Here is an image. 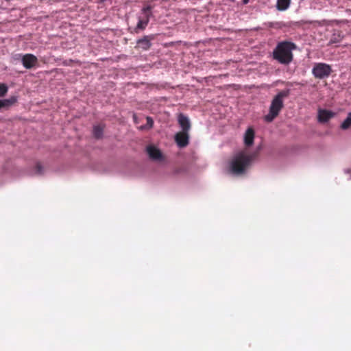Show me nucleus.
<instances>
[{
	"label": "nucleus",
	"mask_w": 351,
	"mask_h": 351,
	"mask_svg": "<svg viewBox=\"0 0 351 351\" xmlns=\"http://www.w3.org/2000/svg\"><path fill=\"white\" fill-rule=\"evenodd\" d=\"M256 155L255 152L247 155L243 151L235 154L228 163V173L236 177L245 176Z\"/></svg>",
	"instance_id": "1"
},
{
	"label": "nucleus",
	"mask_w": 351,
	"mask_h": 351,
	"mask_svg": "<svg viewBox=\"0 0 351 351\" xmlns=\"http://www.w3.org/2000/svg\"><path fill=\"white\" fill-rule=\"evenodd\" d=\"M296 48V45L293 42H280L273 51V59L281 64L288 65L293 61V54L292 51Z\"/></svg>",
	"instance_id": "2"
},
{
	"label": "nucleus",
	"mask_w": 351,
	"mask_h": 351,
	"mask_svg": "<svg viewBox=\"0 0 351 351\" xmlns=\"http://www.w3.org/2000/svg\"><path fill=\"white\" fill-rule=\"evenodd\" d=\"M290 95V89H285L278 93V94L271 100L269 113L265 116L264 120L270 123L279 114L280 110L284 107L283 99L288 97Z\"/></svg>",
	"instance_id": "3"
},
{
	"label": "nucleus",
	"mask_w": 351,
	"mask_h": 351,
	"mask_svg": "<svg viewBox=\"0 0 351 351\" xmlns=\"http://www.w3.org/2000/svg\"><path fill=\"white\" fill-rule=\"evenodd\" d=\"M152 16V6L150 5L143 6L140 12L136 14L138 22L134 28L133 32L135 34H139L141 32L145 30L149 24L150 18Z\"/></svg>",
	"instance_id": "4"
},
{
	"label": "nucleus",
	"mask_w": 351,
	"mask_h": 351,
	"mask_svg": "<svg viewBox=\"0 0 351 351\" xmlns=\"http://www.w3.org/2000/svg\"><path fill=\"white\" fill-rule=\"evenodd\" d=\"M331 72V66L323 62L315 63L312 69V73L314 77L320 80L328 77Z\"/></svg>",
	"instance_id": "5"
},
{
	"label": "nucleus",
	"mask_w": 351,
	"mask_h": 351,
	"mask_svg": "<svg viewBox=\"0 0 351 351\" xmlns=\"http://www.w3.org/2000/svg\"><path fill=\"white\" fill-rule=\"evenodd\" d=\"M16 56L15 60H21L23 66L27 69H32L38 63L37 57L32 53H19Z\"/></svg>",
	"instance_id": "6"
},
{
	"label": "nucleus",
	"mask_w": 351,
	"mask_h": 351,
	"mask_svg": "<svg viewBox=\"0 0 351 351\" xmlns=\"http://www.w3.org/2000/svg\"><path fill=\"white\" fill-rule=\"evenodd\" d=\"M154 39V35L153 34L144 36L143 38H138L136 40L135 48L141 49L143 51H147L151 48L152 45V40Z\"/></svg>",
	"instance_id": "7"
},
{
	"label": "nucleus",
	"mask_w": 351,
	"mask_h": 351,
	"mask_svg": "<svg viewBox=\"0 0 351 351\" xmlns=\"http://www.w3.org/2000/svg\"><path fill=\"white\" fill-rule=\"evenodd\" d=\"M189 132L181 131L174 136V140L180 148L186 147L189 144Z\"/></svg>",
	"instance_id": "8"
},
{
	"label": "nucleus",
	"mask_w": 351,
	"mask_h": 351,
	"mask_svg": "<svg viewBox=\"0 0 351 351\" xmlns=\"http://www.w3.org/2000/svg\"><path fill=\"white\" fill-rule=\"evenodd\" d=\"M336 113L326 109H319L318 110L317 119L318 121L320 123H326L330 119L335 116Z\"/></svg>",
	"instance_id": "9"
},
{
	"label": "nucleus",
	"mask_w": 351,
	"mask_h": 351,
	"mask_svg": "<svg viewBox=\"0 0 351 351\" xmlns=\"http://www.w3.org/2000/svg\"><path fill=\"white\" fill-rule=\"evenodd\" d=\"M178 122L180 127L182 128V131L189 132L191 125L190 120L186 115L180 113L178 116Z\"/></svg>",
	"instance_id": "10"
},
{
	"label": "nucleus",
	"mask_w": 351,
	"mask_h": 351,
	"mask_svg": "<svg viewBox=\"0 0 351 351\" xmlns=\"http://www.w3.org/2000/svg\"><path fill=\"white\" fill-rule=\"evenodd\" d=\"M147 152L149 157L154 160H161L162 159V154L160 149L154 146H148Z\"/></svg>",
	"instance_id": "11"
},
{
	"label": "nucleus",
	"mask_w": 351,
	"mask_h": 351,
	"mask_svg": "<svg viewBox=\"0 0 351 351\" xmlns=\"http://www.w3.org/2000/svg\"><path fill=\"white\" fill-rule=\"evenodd\" d=\"M298 22H283V21H277V22H270L269 23V27L274 29H282L283 27H292L293 25H298Z\"/></svg>",
	"instance_id": "12"
},
{
	"label": "nucleus",
	"mask_w": 351,
	"mask_h": 351,
	"mask_svg": "<svg viewBox=\"0 0 351 351\" xmlns=\"http://www.w3.org/2000/svg\"><path fill=\"white\" fill-rule=\"evenodd\" d=\"M17 101L16 96H12L8 99H0V110H8Z\"/></svg>",
	"instance_id": "13"
},
{
	"label": "nucleus",
	"mask_w": 351,
	"mask_h": 351,
	"mask_svg": "<svg viewBox=\"0 0 351 351\" xmlns=\"http://www.w3.org/2000/svg\"><path fill=\"white\" fill-rule=\"evenodd\" d=\"M244 143L247 147H250L254 143V130L252 128L247 129L244 134Z\"/></svg>",
	"instance_id": "14"
},
{
	"label": "nucleus",
	"mask_w": 351,
	"mask_h": 351,
	"mask_svg": "<svg viewBox=\"0 0 351 351\" xmlns=\"http://www.w3.org/2000/svg\"><path fill=\"white\" fill-rule=\"evenodd\" d=\"M343 38V35L340 30H334L329 40V45L340 43Z\"/></svg>",
	"instance_id": "15"
},
{
	"label": "nucleus",
	"mask_w": 351,
	"mask_h": 351,
	"mask_svg": "<svg viewBox=\"0 0 351 351\" xmlns=\"http://www.w3.org/2000/svg\"><path fill=\"white\" fill-rule=\"evenodd\" d=\"M291 0H277L276 9L279 11L287 10L290 5Z\"/></svg>",
	"instance_id": "16"
},
{
	"label": "nucleus",
	"mask_w": 351,
	"mask_h": 351,
	"mask_svg": "<svg viewBox=\"0 0 351 351\" xmlns=\"http://www.w3.org/2000/svg\"><path fill=\"white\" fill-rule=\"evenodd\" d=\"M93 135L96 139H101L104 135V127L100 125H94Z\"/></svg>",
	"instance_id": "17"
},
{
	"label": "nucleus",
	"mask_w": 351,
	"mask_h": 351,
	"mask_svg": "<svg viewBox=\"0 0 351 351\" xmlns=\"http://www.w3.org/2000/svg\"><path fill=\"white\" fill-rule=\"evenodd\" d=\"M351 126V112L348 113L346 119L341 123L340 128L343 130L349 129Z\"/></svg>",
	"instance_id": "18"
},
{
	"label": "nucleus",
	"mask_w": 351,
	"mask_h": 351,
	"mask_svg": "<svg viewBox=\"0 0 351 351\" xmlns=\"http://www.w3.org/2000/svg\"><path fill=\"white\" fill-rule=\"evenodd\" d=\"M146 120H147V124L145 125H142L141 127V128L142 130L150 129L154 125V120H153V119L151 117H146Z\"/></svg>",
	"instance_id": "19"
},
{
	"label": "nucleus",
	"mask_w": 351,
	"mask_h": 351,
	"mask_svg": "<svg viewBox=\"0 0 351 351\" xmlns=\"http://www.w3.org/2000/svg\"><path fill=\"white\" fill-rule=\"evenodd\" d=\"M36 174L43 175L44 173V168L40 162H37L36 165Z\"/></svg>",
	"instance_id": "20"
},
{
	"label": "nucleus",
	"mask_w": 351,
	"mask_h": 351,
	"mask_svg": "<svg viewBox=\"0 0 351 351\" xmlns=\"http://www.w3.org/2000/svg\"><path fill=\"white\" fill-rule=\"evenodd\" d=\"M8 92V86L4 84H0V97L5 95Z\"/></svg>",
	"instance_id": "21"
},
{
	"label": "nucleus",
	"mask_w": 351,
	"mask_h": 351,
	"mask_svg": "<svg viewBox=\"0 0 351 351\" xmlns=\"http://www.w3.org/2000/svg\"><path fill=\"white\" fill-rule=\"evenodd\" d=\"M344 172L346 173H350V170L349 169H346L344 170Z\"/></svg>",
	"instance_id": "22"
},
{
	"label": "nucleus",
	"mask_w": 351,
	"mask_h": 351,
	"mask_svg": "<svg viewBox=\"0 0 351 351\" xmlns=\"http://www.w3.org/2000/svg\"><path fill=\"white\" fill-rule=\"evenodd\" d=\"M242 1H243V4H247L250 1V0H242Z\"/></svg>",
	"instance_id": "23"
},
{
	"label": "nucleus",
	"mask_w": 351,
	"mask_h": 351,
	"mask_svg": "<svg viewBox=\"0 0 351 351\" xmlns=\"http://www.w3.org/2000/svg\"><path fill=\"white\" fill-rule=\"evenodd\" d=\"M106 0H99V2L103 3L105 2Z\"/></svg>",
	"instance_id": "24"
}]
</instances>
